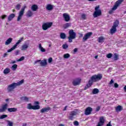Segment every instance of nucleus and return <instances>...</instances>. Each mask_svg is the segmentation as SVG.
<instances>
[{"mask_svg":"<svg viewBox=\"0 0 126 126\" xmlns=\"http://www.w3.org/2000/svg\"><path fill=\"white\" fill-rule=\"evenodd\" d=\"M27 126V124H26V123L23 124V125H22V126Z\"/></svg>","mask_w":126,"mask_h":126,"instance_id":"obj_60","label":"nucleus"},{"mask_svg":"<svg viewBox=\"0 0 126 126\" xmlns=\"http://www.w3.org/2000/svg\"><path fill=\"white\" fill-rule=\"evenodd\" d=\"M19 54V50H17L15 52V55L16 56H18V55Z\"/></svg>","mask_w":126,"mask_h":126,"instance_id":"obj_48","label":"nucleus"},{"mask_svg":"<svg viewBox=\"0 0 126 126\" xmlns=\"http://www.w3.org/2000/svg\"><path fill=\"white\" fill-rule=\"evenodd\" d=\"M119 24H120V22L118 20H116L114 22L113 26L110 30V33L112 35L117 32V27L119 26Z\"/></svg>","mask_w":126,"mask_h":126,"instance_id":"obj_5","label":"nucleus"},{"mask_svg":"<svg viewBox=\"0 0 126 126\" xmlns=\"http://www.w3.org/2000/svg\"><path fill=\"white\" fill-rule=\"evenodd\" d=\"M119 59V55L117 54H114V61H117Z\"/></svg>","mask_w":126,"mask_h":126,"instance_id":"obj_40","label":"nucleus"},{"mask_svg":"<svg viewBox=\"0 0 126 126\" xmlns=\"http://www.w3.org/2000/svg\"><path fill=\"white\" fill-rule=\"evenodd\" d=\"M33 16V12L31 10L28 11L27 12V17H31V16Z\"/></svg>","mask_w":126,"mask_h":126,"instance_id":"obj_25","label":"nucleus"},{"mask_svg":"<svg viewBox=\"0 0 126 126\" xmlns=\"http://www.w3.org/2000/svg\"><path fill=\"white\" fill-rule=\"evenodd\" d=\"M77 48H75L73 50L74 53H76L77 52Z\"/></svg>","mask_w":126,"mask_h":126,"instance_id":"obj_56","label":"nucleus"},{"mask_svg":"<svg viewBox=\"0 0 126 126\" xmlns=\"http://www.w3.org/2000/svg\"><path fill=\"white\" fill-rule=\"evenodd\" d=\"M123 110V106L120 105L116 107V112H121Z\"/></svg>","mask_w":126,"mask_h":126,"instance_id":"obj_27","label":"nucleus"},{"mask_svg":"<svg viewBox=\"0 0 126 126\" xmlns=\"http://www.w3.org/2000/svg\"><path fill=\"white\" fill-rule=\"evenodd\" d=\"M105 117H100L99 118V121L97 124V125L96 126H102L104 125V124H105Z\"/></svg>","mask_w":126,"mask_h":126,"instance_id":"obj_12","label":"nucleus"},{"mask_svg":"<svg viewBox=\"0 0 126 126\" xmlns=\"http://www.w3.org/2000/svg\"><path fill=\"white\" fill-rule=\"evenodd\" d=\"M16 68H17V64H14L11 67L12 70H16Z\"/></svg>","mask_w":126,"mask_h":126,"instance_id":"obj_34","label":"nucleus"},{"mask_svg":"<svg viewBox=\"0 0 126 126\" xmlns=\"http://www.w3.org/2000/svg\"><path fill=\"white\" fill-rule=\"evenodd\" d=\"M79 35L80 38H81L83 36V34H82L81 33H79Z\"/></svg>","mask_w":126,"mask_h":126,"instance_id":"obj_54","label":"nucleus"},{"mask_svg":"<svg viewBox=\"0 0 126 126\" xmlns=\"http://www.w3.org/2000/svg\"><path fill=\"white\" fill-rule=\"evenodd\" d=\"M27 7L26 5H24L21 8V11L19 13V16L17 18V21H20L22 18V16H23V14H24V11H25V9Z\"/></svg>","mask_w":126,"mask_h":126,"instance_id":"obj_8","label":"nucleus"},{"mask_svg":"<svg viewBox=\"0 0 126 126\" xmlns=\"http://www.w3.org/2000/svg\"><path fill=\"white\" fill-rule=\"evenodd\" d=\"M16 47L14 45L12 48L7 50V53H10V52L13 51V50H15Z\"/></svg>","mask_w":126,"mask_h":126,"instance_id":"obj_36","label":"nucleus"},{"mask_svg":"<svg viewBox=\"0 0 126 126\" xmlns=\"http://www.w3.org/2000/svg\"><path fill=\"white\" fill-rule=\"evenodd\" d=\"M78 113V110H75L74 111H72L69 113V119L70 120H73V118H74L75 116H76L77 115V113Z\"/></svg>","mask_w":126,"mask_h":126,"instance_id":"obj_11","label":"nucleus"},{"mask_svg":"<svg viewBox=\"0 0 126 126\" xmlns=\"http://www.w3.org/2000/svg\"><path fill=\"white\" fill-rule=\"evenodd\" d=\"M81 17H82V19H86V15L82 14L81 15Z\"/></svg>","mask_w":126,"mask_h":126,"instance_id":"obj_45","label":"nucleus"},{"mask_svg":"<svg viewBox=\"0 0 126 126\" xmlns=\"http://www.w3.org/2000/svg\"><path fill=\"white\" fill-rule=\"evenodd\" d=\"M124 91L126 92V85L124 88Z\"/></svg>","mask_w":126,"mask_h":126,"instance_id":"obj_59","label":"nucleus"},{"mask_svg":"<svg viewBox=\"0 0 126 126\" xmlns=\"http://www.w3.org/2000/svg\"><path fill=\"white\" fill-rule=\"evenodd\" d=\"M89 1H93L94 0H88Z\"/></svg>","mask_w":126,"mask_h":126,"instance_id":"obj_62","label":"nucleus"},{"mask_svg":"<svg viewBox=\"0 0 126 126\" xmlns=\"http://www.w3.org/2000/svg\"><path fill=\"white\" fill-rule=\"evenodd\" d=\"M5 118H7V115L4 114L0 116V120H2V119H5Z\"/></svg>","mask_w":126,"mask_h":126,"instance_id":"obj_39","label":"nucleus"},{"mask_svg":"<svg viewBox=\"0 0 126 126\" xmlns=\"http://www.w3.org/2000/svg\"><path fill=\"white\" fill-rule=\"evenodd\" d=\"M66 108H67V106H66L64 107V109H63V111H66Z\"/></svg>","mask_w":126,"mask_h":126,"instance_id":"obj_58","label":"nucleus"},{"mask_svg":"<svg viewBox=\"0 0 126 126\" xmlns=\"http://www.w3.org/2000/svg\"><path fill=\"white\" fill-rule=\"evenodd\" d=\"M28 48H29V43H25L21 47V51H26Z\"/></svg>","mask_w":126,"mask_h":126,"instance_id":"obj_19","label":"nucleus"},{"mask_svg":"<svg viewBox=\"0 0 126 126\" xmlns=\"http://www.w3.org/2000/svg\"><path fill=\"white\" fill-rule=\"evenodd\" d=\"M114 87L115 88H118V87H119V85L117 83H115L114 84Z\"/></svg>","mask_w":126,"mask_h":126,"instance_id":"obj_47","label":"nucleus"},{"mask_svg":"<svg viewBox=\"0 0 126 126\" xmlns=\"http://www.w3.org/2000/svg\"><path fill=\"white\" fill-rule=\"evenodd\" d=\"M41 62V60H37L34 62V64H36L37 63Z\"/></svg>","mask_w":126,"mask_h":126,"instance_id":"obj_55","label":"nucleus"},{"mask_svg":"<svg viewBox=\"0 0 126 126\" xmlns=\"http://www.w3.org/2000/svg\"><path fill=\"white\" fill-rule=\"evenodd\" d=\"M6 16H7L6 15H3L1 16V19H4V18H5V17H6Z\"/></svg>","mask_w":126,"mask_h":126,"instance_id":"obj_49","label":"nucleus"},{"mask_svg":"<svg viewBox=\"0 0 126 126\" xmlns=\"http://www.w3.org/2000/svg\"><path fill=\"white\" fill-rule=\"evenodd\" d=\"M38 48L39 49V50L42 53H44V52H46V49L42 47V45L40 43L38 44Z\"/></svg>","mask_w":126,"mask_h":126,"instance_id":"obj_23","label":"nucleus"},{"mask_svg":"<svg viewBox=\"0 0 126 126\" xmlns=\"http://www.w3.org/2000/svg\"><path fill=\"white\" fill-rule=\"evenodd\" d=\"M124 0H118L115 4L114 6H113V7H112V8L111 9V10H110L109 12V13L110 14H112V13H113V12L114 11V10H116V9H117V8H118V7L120 5V4H121V3H122V1H124Z\"/></svg>","mask_w":126,"mask_h":126,"instance_id":"obj_7","label":"nucleus"},{"mask_svg":"<svg viewBox=\"0 0 126 126\" xmlns=\"http://www.w3.org/2000/svg\"><path fill=\"white\" fill-rule=\"evenodd\" d=\"M40 64L42 65V66L47 65V61L46 60H42L40 63Z\"/></svg>","mask_w":126,"mask_h":126,"instance_id":"obj_30","label":"nucleus"},{"mask_svg":"<svg viewBox=\"0 0 126 126\" xmlns=\"http://www.w3.org/2000/svg\"><path fill=\"white\" fill-rule=\"evenodd\" d=\"M80 81H81V79L80 78H78L74 79L72 83L74 86H76L80 84Z\"/></svg>","mask_w":126,"mask_h":126,"instance_id":"obj_13","label":"nucleus"},{"mask_svg":"<svg viewBox=\"0 0 126 126\" xmlns=\"http://www.w3.org/2000/svg\"><path fill=\"white\" fill-rule=\"evenodd\" d=\"M70 57V55L68 53H66L65 54H64L63 58L64 59H68V58Z\"/></svg>","mask_w":126,"mask_h":126,"instance_id":"obj_35","label":"nucleus"},{"mask_svg":"<svg viewBox=\"0 0 126 126\" xmlns=\"http://www.w3.org/2000/svg\"><path fill=\"white\" fill-rule=\"evenodd\" d=\"M7 56H8V54H7V53H4L3 55V58H5L6 57H7Z\"/></svg>","mask_w":126,"mask_h":126,"instance_id":"obj_51","label":"nucleus"},{"mask_svg":"<svg viewBox=\"0 0 126 126\" xmlns=\"http://www.w3.org/2000/svg\"><path fill=\"white\" fill-rule=\"evenodd\" d=\"M113 56V54L109 53L106 55V57L108 59H111L112 58V56Z\"/></svg>","mask_w":126,"mask_h":126,"instance_id":"obj_42","label":"nucleus"},{"mask_svg":"<svg viewBox=\"0 0 126 126\" xmlns=\"http://www.w3.org/2000/svg\"><path fill=\"white\" fill-rule=\"evenodd\" d=\"M24 82V80H21L19 82L17 83H13L10 85L8 86L7 90L9 91V92H10V91H12L13 89H15V88H16V86H19V85H21V84H23Z\"/></svg>","mask_w":126,"mask_h":126,"instance_id":"obj_2","label":"nucleus"},{"mask_svg":"<svg viewBox=\"0 0 126 126\" xmlns=\"http://www.w3.org/2000/svg\"><path fill=\"white\" fill-rule=\"evenodd\" d=\"M15 17V14H11L8 17V21H11Z\"/></svg>","mask_w":126,"mask_h":126,"instance_id":"obj_21","label":"nucleus"},{"mask_svg":"<svg viewBox=\"0 0 126 126\" xmlns=\"http://www.w3.org/2000/svg\"><path fill=\"white\" fill-rule=\"evenodd\" d=\"M64 26L65 28H67V27H69V26H70V24L66 23L64 25Z\"/></svg>","mask_w":126,"mask_h":126,"instance_id":"obj_44","label":"nucleus"},{"mask_svg":"<svg viewBox=\"0 0 126 126\" xmlns=\"http://www.w3.org/2000/svg\"><path fill=\"white\" fill-rule=\"evenodd\" d=\"M68 33H69V36L68 37V41L69 42V43H71L72 42V40L76 38V33L73 31V30H70L69 31Z\"/></svg>","mask_w":126,"mask_h":126,"instance_id":"obj_4","label":"nucleus"},{"mask_svg":"<svg viewBox=\"0 0 126 126\" xmlns=\"http://www.w3.org/2000/svg\"><path fill=\"white\" fill-rule=\"evenodd\" d=\"M52 61H53V58H49L48 63H50L52 62Z\"/></svg>","mask_w":126,"mask_h":126,"instance_id":"obj_50","label":"nucleus"},{"mask_svg":"<svg viewBox=\"0 0 126 126\" xmlns=\"http://www.w3.org/2000/svg\"><path fill=\"white\" fill-rule=\"evenodd\" d=\"M92 35V32H90L86 33L83 38V42H85L87 41V40H88V39H89V38H90V37H91Z\"/></svg>","mask_w":126,"mask_h":126,"instance_id":"obj_10","label":"nucleus"},{"mask_svg":"<svg viewBox=\"0 0 126 126\" xmlns=\"http://www.w3.org/2000/svg\"><path fill=\"white\" fill-rule=\"evenodd\" d=\"M6 126H13V123L10 121H7V125Z\"/></svg>","mask_w":126,"mask_h":126,"instance_id":"obj_37","label":"nucleus"},{"mask_svg":"<svg viewBox=\"0 0 126 126\" xmlns=\"http://www.w3.org/2000/svg\"><path fill=\"white\" fill-rule=\"evenodd\" d=\"M99 8H100V6H97L95 7V11L93 14V16L94 17V18H96V17H98V16H101V14H102V11Z\"/></svg>","mask_w":126,"mask_h":126,"instance_id":"obj_6","label":"nucleus"},{"mask_svg":"<svg viewBox=\"0 0 126 126\" xmlns=\"http://www.w3.org/2000/svg\"><path fill=\"white\" fill-rule=\"evenodd\" d=\"M34 105H32L31 103H28L27 104V109L28 110H39L40 107V102L39 101H34Z\"/></svg>","mask_w":126,"mask_h":126,"instance_id":"obj_3","label":"nucleus"},{"mask_svg":"<svg viewBox=\"0 0 126 126\" xmlns=\"http://www.w3.org/2000/svg\"><path fill=\"white\" fill-rule=\"evenodd\" d=\"M66 37V35L64 34L63 32H62L60 33V38L61 39H65V37Z\"/></svg>","mask_w":126,"mask_h":126,"instance_id":"obj_32","label":"nucleus"},{"mask_svg":"<svg viewBox=\"0 0 126 126\" xmlns=\"http://www.w3.org/2000/svg\"><path fill=\"white\" fill-rule=\"evenodd\" d=\"M3 72L4 74H8V73L10 72V69H9V68H6L4 69Z\"/></svg>","mask_w":126,"mask_h":126,"instance_id":"obj_26","label":"nucleus"},{"mask_svg":"<svg viewBox=\"0 0 126 126\" xmlns=\"http://www.w3.org/2000/svg\"><path fill=\"white\" fill-rule=\"evenodd\" d=\"M63 17L65 21H66V22H68V21H69V20H70V17L67 13L63 14Z\"/></svg>","mask_w":126,"mask_h":126,"instance_id":"obj_15","label":"nucleus"},{"mask_svg":"<svg viewBox=\"0 0 126 126\" xmlns=\"http://www.w3.org/2000/svg\"><path fill=\"white\" fill-rule=\"evenodd\" d=\"M102 77H103L102 74H98L97 75H93L89 81V83L87 85L86 88H89V87H91V86H92L93 82H96L97 81H99V80H101L102 79Z\"/></svg>","mask_w":126,"mask_h":126,"instance_id":"obj_1","label":"nucleus"},{"mask_svg":"<svg viewBox=\"0 0 126 126\" xmlns=\"http://www.w3.org/2000/svg\"><path fill=\"white\" fill-rule=\"evenodd\" d=\"M62 48L64 50H66V49H67L68 48V45H67V44H64L63 45Z\"/></svg>","mask_w":126,"mask_h":126,"instance_id":"obj_38","label":"nucleus"},{"mask_svg":"<svg viewBox=\"0 0 126 126\" xmlns=\"http://www.w3.org/2000/svg\"><path fill=\"white\" fill-rule=\"evenodd\" d=\"M107 126H112V125H111V122H110L107 125Z\"/></svg>","mask_w":126,"mask_h":126,"instance_id":"obj_57","label":"nucleus"},{"mask_svg":"<svg viewBox=\"0 0 126 126\" xmlns=\"http://www.w3.org/2000/svg\"><path fill=\"white\" fill-rule=\"evenodd\" d=\"M113 83H114V80H111V81L109 83L110 85H112Z\"/></svg>","mask_w":126,"mask_h":126,"instance_id":"obj_53","label":"nucleus"},{"mask_svg":"<svg viewBox=\"0 0 126 126\" xmlns=\"http://www.w3.org/2000/svg\"><path fill=\"white\" fill-rule=\"evenodd\" d=\"M7 109V104L3 105L1 108H0V113H3L5 112V110Z\"/></svg>","mask_w":126,"mask_h":126,"instance_id":"obj_16","label":"nucleus"},{"mask_svg":"<svg viewBox=\"0 0 126 126\" xmlns=\"http://www.w3.org/2000/svg\"><path fill=\"white\" fill-rule=\"evenodd\" d=\"M100 106L97 107L96 108V112H98V111H100Z\"/></svg>","mask_w":126,"mask_h":126,"instance_id":"obj_52","label":"nucleus"},{"mask_svg":"<svg viewBox=\"0 0 126 126\" xmlns=\"http://www.w3.org/2000/svg\"><path fill=\"white\" fill-rule=\"evenodd\" d=\"M54 5L51 4H48L46 5V9L47 10H49V11H51V10H53L54 9Z\"/></svg>","mask_w":126,"mask_h":126,"instance_id":"obj_18","label":"nucleus"},{"mask_svg":"<svg viewBox=\"0 0 126 126\" xmlns=\"http://www.w3.org/2000/svg\"><path fill=\"white\" fill-rule=\"evenodd\" d=\"M21 100H22V101H26V102H28V101H29V98L27 96H24L21 98Z\"/></svg>","mask_w":126,"mask_h":126,"instance_id":"obj_29","label":"nucleus"},{"mask_svg":"<svg viewBox=\"0 0 126 126\" xmlns=\"http://www.w3.org/2000/svg\"><path fill=\"white\" fill-rule=\"evenodd\" d=\"M21 7V5L20 4H18L16 6V9L19 10Z\"/></svg>","mask_w":126,"mask_h":126,"instance_id":"obj_41","label":"nucleus"},{"mask_svg":"<svg viewBox=\"0 0 126 126\" xmlns=\"http://www.w3.org/2000/svg\"><path fill=\"white\" fill-rule=\"evenodd\" d=\"M12 42V38H9L8 39L6 40V41L5 42V45L6 46H7L8 45H9Z\"/></svg>","mask_w":126,"mask_h":126,"instance_id":"obj_22","label":"nucleus"},{"mask_svg":"<svg viewBox=\"0 0 126 126\" xmlns=\"http://www.w3.org/2000/svg\"><path fill=\"white\" fill-rule=\"evenodd\" d=\"M50 110L51 108L50 107H44L40 110V113H41V114H43L44 113H47L49 112V111H50Z\"/></svg>","mask_w":126,"mask_h":126,"instance_id":"obj_14","label":"nucleus"},{"mask_svg":"<svg viewBox=\"0 0 126 126\" xmlns=\"http://www.w3.org/2000/svg\"><path fill=\"white\" fill-rule=\"evenodd\" d=\"M104 40H105V38L103 36H100L98 38V41L99 43H103V42H104Z\"/></svg>","mask_w":126,"mask_h":126,"instance_id":"obj_28","label":"nucleus"},{"mask_svg":"<svg viewBox=\"0 0 126 126\" xmlns=\"http://www.w3.org/2000/svg\"><path fill=\"white\" fill-rule=\"evenodd\" d=\"M8 112H16L17 111V109L16 108H10L8 109Z\"/></svg>","mask_w":126,"mask_h":126,"instance_id":"obj_31","label":"nucleus"},{"mask_svg":"<svg viewBox=\"0 0 126 126\" xmlns=\"http://www.w3.org/2000/svg\"><path fill=\"white\" fill-rule=\"evenodd\" d=\"M22 41H23V37H22L21 38H20L18 42H17L15 44H14V46L16 47V48H17V46H18V45H19L21 42H22Z\"/></svg>","mask_w":126,"mask_h":126,"instance_id":"obj_20","label":"nucleus"},{"mask_svg":"<svg viewBox=\"0 0 126 126\" xmlns=\"http://www.w3.org/2000/svg\"><path fill=\"white\" fill-rule=\"evenodd\" d=\"M8 101V99H6V101L7 102Z\"/></svg>","mask_w":126,"mask_h":126,"instance_id":"obj_64","label":"nucleus"},{"mask_svg":"<svg viewBox=\"0 0 126 126\" xmlns=\"http://www.w3.org/2000/svg\"><path fill=\"white\" fill-rule=\"evenodd\" d=\"M52 25V23H45L42 25V29L43 30H47V29L51 27Z\"/></svg>","mask_w":126,"mask_h":126,"instance_id":"obj_9","label":"nucleus"},{"mask_svg":"<svg viewBox=\"0 0 126 126\" xmlns=\"http://www.w3.org/2000/svg\"><path fill=\"white\" fill-rule=\"evenodd\" d=\"M38 9V5L33 4L32 6V10L33 11H36Z\"/></svg>","mask_w":126,"mask_h":126,"instance_id":"obj_24","label":"nucleus"},{"mask_svg":"<svg viewBox=\"0 0 126 126\" xmlns=\"http://www.w3.org/2000/svg\"><path fill=\"white\" fill-rule=\"evenodd\" d=\"M22 61H24V57H22L21 58L17 60V62H22Z\"/></svg>","mask_w":126,"mask_h":126,"instance_id":"obj_43","label":"nucleus"},{"mask_svg":"<svg viewBox=\"0 0 126 126\" xmlns=\"http://www.w3.org/2000/svg\"><path fill=\"white\" fill-rule=\"evenodd\" d=\"M92 112V108H91V107H88L85 110V115H86V116H88L89 115H90L91 114Z\"/></svg>","mask_w":126,"mask_h":126,"instance_id":"obj_17","label":"nucleus"},{"mask_svg":"<svg viewBox=\"0 0 126 126\" xmlns=\"http://www.w3.org/2000/svg\"><path fill=\"white\" fill-rule=\"evenodd\" d=\"M16 62L14 61V62H12V63H15Z\"/></svg>","mask_w":126,"mask_h":126,"instance_id":"obj_63","label":"nucleus"},{"mask_svg":"<svg viewBox=\"0 0 126 126\" xmlns=\"http://www.w3.org/2000/svg\"><path fill=\"white\" fill-rule=\"evenodd\" d=\"M97 93H99V90H98V89H94L93 90V94H97Z\"/></svg>","mask_w":126,"mask_h":126,"instance_id":"obj_33","label":"nucleus"},{"mask_svg":"<svg viewBox=\"0 0 126 126\" xmlns=\"http://www.w3.org/2000/svg\"><path fill=\"white\" fill-rule=\"evenodd\" d=\"M78 125H79V124L78 123V122L77 121H75L74 122V126H78Z\"/></svg>","mask_w":126,"mask_h":126,"instance_id":"obj_46","label":"nucleus"},{"mask_svg":"<svg viewBox=\"0 0 126 126\" xmlns=\"http://www.w3.org/2000/svg\"><path fill=\"white\" fill-rule=\"evenodd\" d=\"M98 58V56H95V57H94V59H97Z\"/></svg>","mask_w":126,"mask_h":126,"instance_id":"obj_61","label":"nucleus"}]
</instances>
